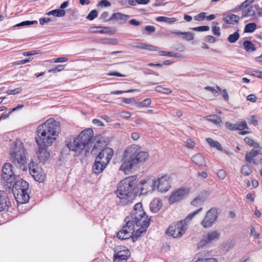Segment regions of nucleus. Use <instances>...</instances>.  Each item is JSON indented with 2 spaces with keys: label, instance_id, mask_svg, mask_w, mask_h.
<instances>
[{
  "label": "nucleus",
  "instance_id": "55",
  "mask_svg": "<svg viewBox=\"0 0 262 262\" xmlns=\"http://www.w3.org/2000/svg\"><path fill=\"white\" fill-rule=\"evenodd\" d=\"M226 127L231 130H236L235 124H233L230 122H227L226 123Z\"/></svg>",
  "mask_w": 262,
  "mask_h": 262
},
{
  "label": "nucleus",
  "instance_id": "62",
  "mask_svg": "<svg viewBox=\"0 0 262 262\" xmlns=\"http://www.w3.org/2000/svg\"><path fill=\"white\" fill-rule=\"evenodd\" d=\"M19 92H20V91H19V89H13V90H9L7 93L8 95H13V94H18Z\"/></svg>",
  "mask_w": 262,
  "mask_h": 262
},
{
  "label": "nucleus",
  "instance_id": "9",
  "mask_svg": "<svg viewBox=\"0 0 262 262\" xmlns=\"http://www.w3.org/2000/svg\"><path fill=\"white\" fill-rule=\"evenodd\" d=\"M102 148L101 143L98 141L93 146L91 150V154L97 155L100 151L96 159L102 161L104 165H107L114 155V150L108 147H105L103 149Z\"/></svg>",
  "mask_w": 262,
  "mask_h": 262
},
{
  "label": "nucleus",
  "instance_id": "44",
  "mask_svg": "<svg viewBox=\"0 0 262 262\" xmlns=\"http://www.w3.org/2000/svg\"><path fill=\"white\" fill-rule=\"evenodd\" d=\"M209 29H210V28L209 26H203L194 27L192 29L194 31L203 32V31H208L209 30Z\"/></svg>",
  "mask_w": 262,
  "mask_h": 262
},
{
  "label": "nucleus",
  "instance_id": "16",
  "mask_svg": "<svg viewBox=\"0 0 262 262\" xmlns=\"http://www.w3.org/2000/svg\"><path fill=\"white\" fill-rule=\"evenodd\" d=\"M189 193V189L187 188L181 187L173 192L169 198V202L171 204L183 199Z\"/></svg>",
  "mask_w": 262,
  "mask_h": 262
},
{
  "label": "nucleus",
  "instance_id": "24",
  "mask_svg": "<svg viewBox=\"0 0 262 262\" xmlns=\"http://www.w3.org/2000/svg\"><path fill=\"white\" fill-rule=\"evenodd\" d=\"M106 166V165H104L102 161L97 160V159H96L92 167L93 170L95 173H100L105 169Z\"/></svg>",
  "mask_w": 262,
  "mask_h": 262
},
{
  "label": "nucleus",
  "instance_id": "38",
  "mask_svg": "<svg viewBox=\"0 0 262 262\" xmlns=\"http://www.w3.org/2000/svg\"><path fill=\"white\" fill-rule=\"evenodd\" d=\"M241 172L244 175H245V176H249L252 172L251 168L248 165L243 166L241 168Z\"/></svg>",
  "mask_w": 262,
  "mask_h": 262
},
{
  "label": "nucleus",
  "instance_id": "26",
  "mask_svg": "<svg viewBox=\"0 0 262 262\" xmlns=\"http://www.w3.org/2000/svg\"><path fill=\"white\" fill-rule=\"evenodd\" d=\"M93 32H98L101 34H111V30L109 27H94L91 28Z\"/></svg>",
  "mask_w": 262,
  "mask_h": 262
},
{
  "label": "nucleus",
  "instance_id": "33",
  "mask_svg": "<svg viewBox=\"0 0 262 262\" xmlns=\"http://www.w3.org/2000/svg\"><path fill=\"white\" fill-rule=\"evenodd\" d=\"M207 143L212 147H214L218 150H221L222 149L221 145L219 142L214 141L212 139L208 138L206 139Z\"/></svg>",
  "mask_w": 262,
  "mask_h": 262
},
{
  "label": "nucleus",
  "instance_id": "32",
  "mask_svg": "<svg viewBox=\"0 0 262 262\" xmlns=\"http://www.w3.org/2000/svg\"><path fill=\"white\" fill-rule=\"evenodd\" d=\"M257 28V25L254 23H251L246 25L244 28L245 33H252Z\"/></svg>",
  "mask_w": 262,
  "mask_h": 262
},
{
  "label": "nucleus",
  "instance_id": "14",
  "mask_svg": "<svg viewBox=\"0 0 262 262\" xmlns=\"http://www.w3.org/2000/svg\"><path fill=\"white\" fill-rule=\"evenodd\" d=\"M30 173L35 181L41 182L44 180L45 176L41 172L40 168L34 162H31L28 165Z\"/></svg>",
  "mask_w": 262,
  "mask_h": 262
},
{
  "label": "nucleus",
  "instance_id": "41",
  "mask_svg": "<svg viewBox=\"0 0 262 262\" xmlns=\"http://www.w3.org/2000/svg\"><path fill=\"white\" fill-rule=\"evenodd\" d=\"M98 15V13L96 10H92L87 16L86 18L90 20H92L95 18Z\"/></svg>",
  "mask_w": 262,
  "mask_h": 262
},
{
  "label": "nucleus",
  "instance_id": "57",
  "mask_svg": "<svg viewBox=\"0 0 262 262\" xmlns=\"http://www.w3.org/2000/svg\"><path fill=\"white\" fill-rule=\"evenodd\" d=\"M206 13L205 12H202V13H200V14H199L198 15V16L196 17H195V19L196 20H199V18L201 19H205V18H206Z\"/></svg>",
  "mask_w": 262,
  "mask_h": 262
},
{
  "label": "nucleus",
  "instance_id": "13",
  "mask_svg": "<svg viewBox=\"0 0 262 262\" xmlns=\"http://www.w3.org/2000/svg\"><path fill=\"white\" fill-rule=\"evenodd\" d=\"M130 256V251L126 247H118L115 251L113 260L114 262H126Z\"/></svg>",
  "mask_w": 262,
  "mask_h": 262
},
{
  "label": "nucleus",
  "instance_id": "10",
  "mask_svg": "<svg viewBox=\"0 0 262 262\" xmlns=\"http://www.w3.org/2000/svg\"><path fill=\"white\" fill-rule=\"evenodd\" d=\"M125 222V224L117 233V237L122 240L131 237L134 232L135 226L132 216V212L129 215L126 217Z\"/></svg>",
  "mask_w": 262,
  "mask_h": 262
},
{
  "label": "nucleus",
  "instance_id": "50",
  "mask_svg": "<svg viewBox=\"0 0 262 262\" xmlns=\"http://www.w3.org/2000/svg\"><path fill=\"white\" fill-rule=\"evenodd\" d=\"M122 101L123 103H125L126 104H132V103H134V102H135V99L134 98H123L122 99Z\"/></svg>",
  "mask_w": 262,
  "mask_h": 262
},
{
  "label": "nucleus",
  "instance_id": "49",
  "mask_svg": "<svg viewBox=\"0 0 262 262\" xmlns=\"http://www.w3.org/2000/svg\"><path fill=\"white\" fill-rule=\"evenodd\" d=\"M217 176L220 179L224 180L226 176V173L224 170L220 169L217 172Z\"/></svg>",
  "mask_w": 262,
  "mask_h": 262
},
{
  "label": "nucleus",
  "instance_id": "46",
  "mask_svg": "<svg viewBox=\"0 0 262 262\" xmlns=\"http://www.w3.org/2000/svg\"><path fill=\"white\" fill-rule=\"evenodd\" d=\"M195 262H217L216 259L214 258H199Z\"/></svg>",
  "mask_w": 262,
  "mask_h": 262
},
{
  "label": "nucleus",
  "instance_id": "39",
  "mask_svg": "<svg viewBox=\"0 0 262 262\" xmlns=\"http://www.w3.org/2000/svg\"><path fill=\"white\" fill-rule=\"evenodd\" d=\"M236 130H243L248 128V125L245 120L242 121L239 123H235Z\"/></svg>",
  "mask_w": 262,
  "mask_h": 262
},
{
  "label": "nucleus",
  "instance_id": "2",
  "mask_svg": "<svg viewBox=\"0 0 262 262\" xmlns=\"http://www.w3.org/2000/svg\"><path fill=\"white\" fill-rule=\"evenodd\" d=\"M93 136V129L86 128L82 131L76 138H67L65 141L66 145L70 150L74 152L75 156H79L84 149L86 152L89 151Z\"/></svg>",
  "mask_w": 262,
  "mask_h": 262
},
{
  "label": "nucleus",
  "instance_id": "37",
  "mask_svg": "<svg viewBox=\"0 0 262 262\" xmlns=\"http://www.w3.org/2000/svg\"><path fill=\"white\" fill-rule=\"evenodd\" d=\"M155 89L156 91L165 94H169L172 93V91L169 89L163 88L160 85L157 86Z\"/></svg>",
  "mask_w": 262,
  "mask_h": 262
},
{
  "label": "nucleus",
  "instance_id": "1",
  "mask_svg": "<svg viewBox=\"0 0 262 262\" xmlns=\"http://www.w3.org/2000/svg\"><path fill=\"white\" fill-rule=\"evenodd\" d=\"M59 123L50 118L38 126L36 140L38 146H51L59 133Z\"/></svg>",
  "mask_w": 262,
  "mask_h": 262
},
{
  "label": "nucleus",
  "instance_id": "34",
  "mask_svg": "<svg viewBox=\"0 0 262 262\" xmlns=\"http://www.w3.org/2000/svg\"><path fill=\"white\" fill-rule=\"evenodd\" d=\"M208 120L211 121L215 124H220L222 122V119L220 117L216 115H212L207 116Z\"/></svg>",
  "mask_w": 262,
  "mask_h": 262
},
{
  "label": "nucleus",
  "instance_id": "3",
  "mask_svg": "<svg viewBox=\"0 0 262 262\" xmlns=\"http://www.w3.org/2000/svg\"><path fill=\"white\" fill-rule=\"evenodd\" d=\"M124 157V160L120 167V169L127 173L134 167L145 162L148 158V154L142 151L138 145H132L125 150Z\"/></svg>",
  "mask_w": 262,
  "mask_h": 262
},
{
  "label": "nucleus",
  "instance_id": "27",
  "mask_svg": "<svg viewBox=\"0 0 262 262\" xmlns=\"http://www.w3.org/2000/svg\"><path fill=\"white\" fill-rule=\"evenodd\" d=\"M162 203L159 200H154L150 204V208L152 212H157L161 208Z\"/></svg>",
  "mask_w": 262,
  "mask_h": 262
},
{
  "label": "nucleus",
  "instance_id": "20",
  "mask_svg": "<svg viewBox=\"0 0 262 262\" xmlns=\"http://www.w3.org/2000/svg\"><path fill=\"white\" fill-rule=\"evenodd\" d=\"M49 146H38V149L36 152L37 156L40 162H45L50 157V153L47 147Z\"/></svg>",
  "mask_w": 262,
  "mask_h": 262
},
{
  "label": "nucleus",
  "instance_id": "28",
  "mask_svg": "<svg viewBox=\"0 0 262 262\" xmlns=\"http://www.w3.org/2000/svg\"><path fill=\"white\" fill-rule=\"evenodd\" d=\"M172 34L177 35H183V39H186L189 41L192 40L194 38L193 34L191 32H174Z\"/></svg>",
  "mask_w": 262,
  "mask_h": 262
},
{
  "label": "nucleus",
  "instance_id": "18",
  "mask_svg": "<svg viewBox=\"0 0 262 262\" xmlns=\"http://www.w3.org/2000/svg\"><path fill=\"white\" fill-rule=\"evenodd\" d=\"M141 194H144L149 191H152L155 189L157 185V181L155 180L142 181L140 182Z\"/></svg>",
  "mask_w": 262,
  "mask_h": 262
},
{
  "label": "nucleus",
  "instance_id": "59",
  "mask_svg": "<svg viewBox=\"0 0 262 262\" xmlns=\"http://www.w3.org/2000/svg\"><path fill=\"white\" fill-rule=\"evenodd\" d=\"M108 13L107 12H104L101 15L100 18L105 21H110L111 20H108L109 18H108Z\"/></svg>",
  "mask_w": 262,
  "mask_h": 262
},
{
  "label": "nucleus",
  "instance_id": "19",
  "mask_svg": "<svg viewBox=\"0 0 262 262\" xmlns=\"http://www.w3.org/2000/svg\"><path fill=\"white\" fill-rule=\"evenodd\" d=\"M11 203L5 191L0 189V211L8 209Z\"/></svg>",
  "mask_w": 262,
  "mask_h": 262
},
{
  "label": "nucleus",
  "instance_id": "30",
  "mask_svg": "<svg viewBox=\"0 0 262 262\" xmlns=\"http://www.w3.org/2000/svg\"><path fill=\"white\" fill-rule=\"evenodd\" d=\"M66 12L63 9H55L52 11H49L47 13V15H52L53 16L56 17H62L65 15Z\"/></svg>",
  "mask_w": 262,
  "mask_h": 262
},
{
  "label": "nucleus",
  "instance_id": "40",
  "mask_svg": "<svg viewBox=\"0 0 262 262\" xmlns=\"http://www.w3.org/2000/svg\"><path fill=\"white\" fill-rule=\"evenodd\" d=\"M37 23H38V22L36 20H33V21L27 20V21H24L20 23H19V24L16 25L15 26L21 27V26H24L31 25H33L34 24H37Z\"/></svg>",
  "mask_w": 262,
  "mask_h": 262
},
{
  "label": "nucleus",
  "instance_id": "31",
  "mask_svg": "<svg viewBox=\"0 0 262 262\" xmlns=\"http://www.w3.org/2000/svg\"><path fill=\"white\" fill-rule=\"evenodd\" d=\"M156 20L160 22H165L171 24L175 23L177 20L176 18H169L165 16H159L157 17Z\"/></svg>",
  "mask_w": 262,
  "mask_h": 262
},
{
  "label": "nucleus",
  "instance_id": "5",
  "mask_svg": "<svg viewBox=\"0 0 262 262\" xmlns=\"http://www.w3.org/2000/svg\"><path fill=\"white\" fill-rule=\"evenodd\" d=\"M132 216L134 221V226L140 228L134 230L132 235L133 242H136L138 237L145 232L150 222V218H148L142 208L141 203H138L135 205L134 210L132 211Z\"/></svg>",
  "mask_w": 262,
  "mask_h": 262
},
{
  "label": "nucleus",
  "instance_id": "52",
  "mask_svg": "<svg viewBox=\"0 0 262 262\" xmlns=\"http://www.w3.org/2000/svg\"><path fill=\"white\" fill-rule=\"evenodd\" d=\"M194 145V142L191 139H188L185 146L189 148H193Z\"/></svg>",
  "mask_w": 262,
  "mask_h": 262
},
{
  "label": "nucleus",
  "instance_id": "36",
  "mask_svg": "<svg viewBox=\"0 0 262 262\" xmlns=\"http://www.w3.org/2000/svg\"><path fill=\"white\" fill-rule=\"evenodd\" d=\"M239 38V33L235 32L234 33L229 35L228 37V41L230 43L235 42Z\"/></svg>",
  "mask_w": 262,
  "mask_h": 262
},
{
  "label": "nucleus",
  "instance_id": "56",
  "mask_svg": "<svg viewBox=\"0 0 262 262\" xmlns=\"http://www.w3.org/2000/svg\"><path fill=\"white\" fill-rule=\"evenodd\" d=\"M145 48H144L145 50H147L149 51H158V48L152 45H148L145 44Z\"/></svg>",
  "mask_w": 262,
  "mask_h": 262
},
{
  "label": "nucleus",
  "instance_id": "23",
  "mask_svg": "<svg viewBox=\"0 0 262 262\" xmlns=\"http://www.w3.org/2000/svg\"><path fill=\"white\" fill-rule=\"evenodd\" d=\"M192 161L196 165L199 166H206V161L203 156L200 154L198 153L191 157Z\"/></svg>",
  "mask_w": 262,
  "mask_h": 262
},
{
  "label": "nucleus",
  "instance_id": "17",
  "mask_svg": "<svg viewBox=\"0 0 262 262\" xmlns=\"http://www.w3.org/2000/svg\"><path fill=\"white\" fill-rule=\"evenodd\" d=\"M220 237V234L216 231L208 232L203 236V239L200 242L199 247H203L217 241Z\"/></svg>",
  "mask_w": 262,
  "mask_h": 262
},
{
  "label": "nucleus",
  "instance_id": "51",
  "mask_svg": "<svg viewBox=\"0 0 262 262\" xmlns=\"http://www.w3.org/2000/svg\"><path fill=\"white\" fill-rule=\"evenodd\" d=\"M212 32L216 36L221 35L220 28L219 26H214L212 27Z\"/></svg>",
  "mask_w": 262,
  "mask_h": 262
},
{
  "label": "nucleus",
  "instance_id": "25",
  "mask_svg": "<svg viewBox=\"0 0 262 262\" xmlns=\"http://www.w3.org/2000/svg\"><path fill=\"white\" fill-rule=\"evenodd\" d=\"M239 20V17L233 14L224 16L223 17V20L227 24H237L238 23Z\"/></svg>",
  "mask_w": 262,
  "mask_h": 262
},
{
  "label": "nucleus",
  "instance_id": "6",
  "mask_svg": "<svg viewBox=\"0 0 262 262\" xmlns=\"http://www.w3.org/2000/svg\"><path fill=\"white\" fill-rule=\"evenodd\" d=\"M10 160L17 168H24L27 163L26 150L19 141H10Z\"/></svg>",
  "mask_w": 262,
  "mask_h": 262
},
{
  "label": "nucleus",
  "instance_id": "22",
  "mask_svg": "<svg viewBox=\"0 0 262 262\" xmlns=\"http://www.w3.org/2000/svg\"><path fill=\"white\" fill-rule=\"evenodd\" d=\"M259 152L258 150L252 149L249 152H247L245 155V160L250 164H257V162L254 159Z\"/></svg>",
  "mask_w": 262,
  "mask_h": 262
},
{
  "label": "nucleus",
  "instance_id": "60",
  "mask_svg": "<svg viewBox=\"0 0 262 262\" xmlns=\"http://www.w3.org/2000/svg\"><path fill=\"white\" fill-rule=\"evenodd\" d=\"M131 116V113L129 112L123 111L121 113V116L125 118H129Z\"/></svg>",
  "mask_w": 262,
  "mask_h": 262
},
{
  "label": "nucleus",
  "instance_id": "12",
  "mask_svg": "<svg viewBox=\"0 0 262 262\" xmlns=\"http://www.w3.org/2000/svg\"><path fill=\"white\" fill-rule=\"evenodd\" d=\"M217 210L215 208H211L208 212L202 222V225L205 228L211 227L215 223L218 217Z\"/></svg>",
  "mask_w": 262,
  "mask_h": 262
},
{
  "label": "nucleus",
  "instance_id": "45",
  "mask_svg": "<svg viewBox=\"0 0 262 262\" xmlns=\"http://www.w3.org/2000/svg\"><path fill=\"white\" fill-rule=\"evenodd\" d=\"M160 55L161 56H167L168 57H178V54H173L171 52L161 51Z\"/></svg>",
  "mask_w": 262,
  "mask_h": 262
},
{
  "label": "nucleus",
  "instance_id": "4",
  "mask_svg": "<svg viewBox=\"0 0 262 262\" xmlns=\"http://www.w3.org/2000/svg\"><path fill=\"white\" fill-rule=\"evenodd\" d=\"M136 183V176L128 177L120 182L116 191V202L117 204L124 206L132 201Z\"/></svg>",
  "mask_w": 262,
  "mask_h": 262
},
{
  "label": "nucleus",
  "instance_id": "11",
  "mask_svg": "<svg viewBox=\"0 0 262 262\" xmlns=\"http://www.w3.org/2000/svg\"><path fill=\"white\" fill-rule=\"evenodd\" d=\"M2 179L7 185L14 182L16 179V176L13 170V166L10 163H5L2 167Z\"/></svg>",
  "mask_w": 262,
  "mask_h": 262
},
{
  "label": "nucleus",
  "instance_id": "61",
  "mask_svg": "<svg viewBox=\"0 0 262 262\" xmlns=\"http://www.w3.org/2000/svg\"><path fill=\"white\" fill-rule=\"evenodd\" d=\"M68 60V58H66V57H59V58H57L56 59H55L54 60V62L55 63H57V62H66Z\"/></svg>",
  "mask_w": 262,
  "mask_h": 262
},
{
  "label": "nucleus",
  "instance_id": "42",
  "mask_svg": "<svg viewBox=\"0 0 262 262\" xmlns=\"http://www.w3.org/2000/svg\"><path fill=\"white\" fill-rule=\"evenodd\" d=\"M102 42L104 44H110L113 45H116L118 43L117 40L115 38L105 39L103 40Z\"/></svg>",
  "mask_w": 262,
  "mask_h": 262
},
{
  "label": "nucleus",
  "instance_id": "29",
  "mask_svg": "<svg viewBox=\"0 0 262 262\" xmlns=\"http://www.w3.org/2000/svg\"><path fill=\"white\" fill-rule=\"evenodd\" d=\"M243 46L247 52H254L256 50L255 45L250 41L246 40L243 43Z\"/></svg>",
  "mask_w": 262,
  "mask_h": 262
},
{
  "label": "nucleus",
  "instance_id": "7",
  "mask_svg": "<svg viewBox=\"0 0 262 262\" xmlns=\"http://www.w3.org/2000/svg\"><path fill=\"white\" fill-rule=\"evenodd\" d=\"M202 210V208L200 207L197 210L189 214L184 220L170 224L166 230L167 234L173 238L182 237L188 228L189 222Z\"/></svg>",
  "mask_w": 262,
  "mask_h": 262
},
{
  "label": "nucleus",
  "instance_id": "58",
  "mask_svg": "<svg viewBox=\"0 0 262 262\" xmlns=\"http://www.w3.org/2000/svg\"><path fill=\"white\" fill-rule=\"evenodd\" d=\"M145 30L147 31L149 33H153L155 31V28L152 26H146L145 27Z\"/></svg>",
  "mask_w": 262,
  "mask_h": 262
},
{
  "label": "nucleus",
  "instance_id": "21",
  "mask_svg": "<svg viewBox=\"0 0 262 262\" xmlns=\"http://www.w3.org/2000/svg\"><path fill=\"white\" fill-rule=\"evenodd\" d=\"M129 18V16L128 15L117 12L113 13L112 16L109 18L108 20H115L119 24L122 25L125 24Z\"/></svg>",
  "mask_w": 262,
  "mask_h": 262
},
{
  "label": "nucleus",
  "instance_id": "54",
  "mask_svg": "<svg viewBox=\"0 0 262 262\" xmlns=\"http://www.w3.org/2000/svg\"><path fill=\"white\" fill-rule=\"evenodd\" d=\"M51 19L48 17H42L39 19V23L41 25H43L46 24H48L51 21Z\"/></svg>",
  "mask_w": 262,
  "mask_h": 262
},
{
  "label": "nucleus",
  "instance_id": "8",
  "mask_svg": "<svg viewBox=\"0 0 262 262\" xmlns=\"http://www.w3.org/2000/svg\"><path fill=\"white\" fill-rule=\"evenodd\" d=\"M12 192L18 203L25 204L28 202L30 196L29 184L27 181L22 179L17 180L13 185Z\"/></svg>",
  "mask_w": 262,
  "mask_h": 262
},
{
  "label": "nucleus",
  "instance_id": "64",
  "mask_svg": "<svg viewBox=\"0 0 262 262\" xmlns=\"http://www.w3.org/2000/svg\"><path fill=\"white\" fill-rule=\"evenodd\" d=\"M140 137L139 134L137 132H134L131 134V138L134 141H137Z\"/></svg>",
  "mask_w": 262,
  "mask_h": 262
},
{
  "label": "nucleus",
  "instance_id": "43",
  "mask_svg": "<svg viewBox=\"0 0 262 262\" xmlns=\"http://www.w3.org/2000/svg\"><path fill=\"white\" fill-rule=\"evenodd\" d=\"M111 6V3L107 0H102L97 5L101 7H108Z\"/></svg>",
  "mask_w": 262,
  "mask_h": 262
},
{
  "label": "nucleus",
  "instance_id": "35",
  "mask_svg": "<svg viewBox=\"0 0 262 262\" xmlns=\"http://www.w3.org/2000/svg\"><path fill=\"white\" fill-rule=\"evenodd\" d=\"M204 199L201 196L196 197L191 202V205L195 207H201L204 202Z\"/></svg>",
  "mask_w": 262,
  "mask_h": 262
},
{
  "label": "nucleus",
  "instance_id": "15",
  "mask_svg": "<svg viewBox=\"0 0 262 262\" xmlns=\"http://www.w3.org/2000/svg\"><path fill=\"white\" fill-rule=\"evenodd\" d=\"M171 180L170 177L166 174L158 178L157 183L158 190L161 192L167 191L170 188Z\"/></svg>",
  "mask_w": 262,
  "mask_h": 262
},
{
  "label": "nucleus",
  "instance_id": "53",
  "mask_svg": "<svg viewBox=\"0 0 262 262\" xmlns=\"http://www.w3.org/2000/svg\"><path fill=\"white\" fill-rule=\"evenodd\" d=\"M247 101H249L252 102H255L256 101L257 98L254 94H250L246 97Z\"/></svg>",
  "mask_w": 262,
  "mask_h": 262
},
{
  "label": "nucleus",
  "instance_id": "63",
  "mask_svg": "<svg viewBox=\"0 0 262 262\" xmlns=\"http://www.w3.org/2000/svg\"><path fill=\"white\" fill-rule=\"evenodd\" d=\"M250 234L252 236H253L256 238H257L259 236V234L256 233L255 230L253 227H251L250 228Z\"/></svg>",
  "mask_w": 262,
  "mask_h": 262
},
{
  "label": "nucleus",
  "instance_id": "48",
  "mask_svg": "<svg viewBox=\"0 0 262 262\" xmlns=\"http://www.w3.org/2000/svg\"><path fill=\"white\" fill-rule=\"evenodd\" d=\"M132 47L135 48L144 49L146 46L144 43L134 42L132 44Z\"/></svg>",
  "mask_w": 262,
  "mask_h": 262
},
{
  "label": "nucleus",
  "instance_id": "47",
  "mask_svg": "<svg viewBox=\"0 0 262 262\" xmlns=\"http://www.w3.org/2000/svg\"><path fill=\"white\" fill-rule=\"evenodd\" d=\"M255 5L252 6L247 10V12L250 16H254L255 15Z\"/></svg>",
  "mask_w": 262,
  "mask_h": 262
}]
</instances>
